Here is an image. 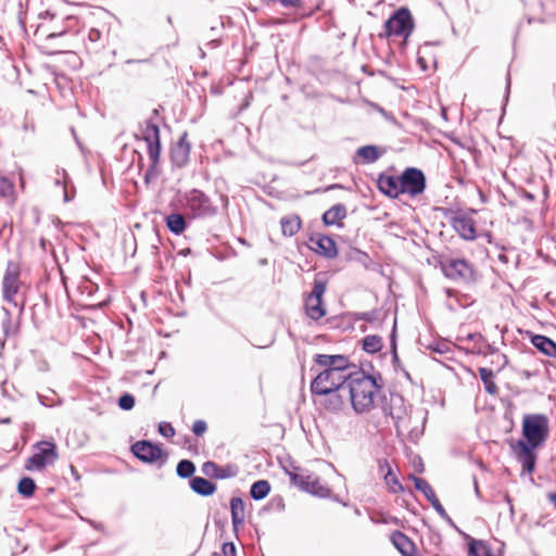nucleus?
Returning a JSON list of instances; mask_svg holds the SVG:
<instances>
[{"mask_svg": "<svg viewBox=\"0 0 556 556\" xmlns=\"http://www.w3.org/2000/svg\"><path fill=\"white\" fill-rule=\"evenodd\" d=\"M522 435L526 439L510 444L516 459L523 471L531 473L535 468L534 450L542 446L549 435V419L544 414H527L522 418Z\"/></svg>", "mask_w": 556, "mask_h": 556, "instance_id": "obj_1", "label": "nucleus"}, {"mask_svg": "<svg viewBox=\"0 0 556 556\" xmlns=\"http://www.w3.org/2000/svg\"><path fill=\"white\" fill-rule=\"evenodd\" d=\"M380 388L372 376L361 374L350 378L345 393L349 394L353 409L363 414L374 408Z\"/></svg>", "mask_w": 556, "mask_h": 556, "instance_id": "obj_2", "label": "nucleus"}, {"mask_svg": "<svg viewBox=\"0 0 556 556\" xmlns=\"http://www.w3.org/2000/svg\"><path fill=\"white\" fill-rule=\"evenodd\" d=\"M182 205L190 218H207L218 213L208 195L199 189H192L184 194Z\"/></svg>", "mask_w": 556, "mask_h": 556, "instance_id": "obj_3", "label": "nucleus"}, {"mask_svg": "<svg viewBox=\"0 0 556 556\" xmlns=\"http://www.w3.org/2000/svg\"><path fill=\"white\" fill-rule=\"evenodd\" d=\"M348 376H341L336 369L325 368L311 383L313 394H326L330 391H344L348 387Z\"/></svg>", "mask_w": 556, "mask_h": 556, "instance_id": "obj_4", "label": "nucleus"}, {"mask_svg": "<svg viewBox=\"0 0 556 556\" xmlns=\"http://www.w3.org/2000/svg\"><path fill=\"white\" fill-rule=\"evenodd\" d=\"M33 447L35 452L25 463L27 470H41L53 465L59 457L56 445L51 441L37 442Z\"/></svg>", "mask_w": 556, "mask_h": 556, "instance_id": "obj_5", "label": "nucleus"}, {"mask_svg": "<svg viewBox=\"0 0 556 556\" xmlns=\"http://www.w3.org/2000/svg\"><path fill=\"white\" fill-rule=\"evenodd\" d=\"M414 29L413 16L408 9L401 8L384 23L387 37L399 36L407 38Z\"/></svg>", "mask_w": 556, "mask_h": 556, "instance_id": "obj_6", "label": "nucleus"}, {"mask_svg": "<svg viewBox=\"0 0 556 556\" xmlns=\"http://www.w3.org/2000/svg\"><path fill=\"white\" fill-rule=\"evenodd\" d=\"M399 185L402 186L401 191H403V194L406 193L410 197H416L425 191L426 177L420 169L408 167L402 173L401 182Z\"/></svg>", "mask_w": 556, "mask_h": 556, "instance_id": "obj_7", "label": "nucleus"}, {"mask_svg": "<svg viewBox=\"0 0 556 556\" xmlns=\"http://www.w3.org/2000/svg\"><path fill=\"white\" fill-rule=\"evenodd\" d=\"M325 291L326 285L323 281H315L312 292L305 300L306 314L313 320H318L326 314V309L323 305Z\"/></svg>", "mask_w": 556, "mask_h": 556, "instance_id": "obj_8", "label": "nucleus"}, {"mask_svg": "<svg viewBox=\"0 0 556 556\" xmlns=\"http://www.w3.org/2000/svg\"><path fill=\"white\" fill-rule=\"evenodd\" d=\"M143 140L147 142L149 159L152 162V169L159 163L161 154L160 128L151 119L146 122L142 129Z\"/></svg>", "mask_w": 556, "mask_h": 556, "instance_id": "obj_9", "label": "nucleus"}, {"mask_svg": "<svg viewBox=\"0 0 556 556\" xmlns=\"http://www.w3.org/2000/svg\"><path fill=\"white\" fill-rule=\"evenodd\" d=\"M20 290V269L18 266L9 262L3 279H2V294L4 301L17 305L15 296Z\"/></svg>", "mask_w": 556, "mask_h": 556, "instance_id": "obj_10", "label": "nucleus"}, {"mask_svg": "<svg viewBox=\"0 0 556 556\" xmlns=\"http://www.w3.org/2000/svg\"><path fill=\"white\" fill-rule=\"evenodd\" d=\"M444 275L453 280L470 281L473 278L472 265L464 258L450 260L442 264Z\"/></svg>", "mask_w": 556, "mask_h": 556, "instance_id": "obj_11", "label": "nucleus"}, {"mask_svg": "<svg viewBox=\"0 0 556 556\" xmlns=\"http://www.w3.org/2000/svg\"><path fill=\"white\" fill-rule=\"evenodd\" d=\"M453 229L467 241L476 239V222L475 219L465 213H457L451 219Z\"/></svg>", "mask_w": 556, "mask_h": 556, "instance_id": "obj_12", "label": "nucleus"}, {"mask_svg": "<svg viewBox=\"0 0 556 556\" xmlns=\"http://www.w3.org/2000/svg\"><path fill=\"white\" fill-rule=\"evenodd\" d=\"M134 455L143 463L152 464L162 457V448L149 441H138L131 445Z\"/></svg>", "mask_w": 556, "mask_h": 556, "instance_id": "obj_13", "label": "nucleus"}, {"mask_svg": "<svg viewBox=\"0 0 556 556\" xmlns=\"http://www.w3.org/2000/svg\"><path fill=\"white\" fill-rule=\"evenodd\" d=\"M315 362L325 368L336 369L341 374V376H348L349 380L352 378L348 371V359L342 355L317 354L315 356Z\"/></svg>", "mask_w": 556, "mask_h": 556, "instance_id": "obj_14", "label": "nucleus"}, {"mask_svg": "<svg viewBox=\"0 0 556 556\" xmlns=\"http://www.w3.org/2000/svg\"><path fill=\"white\" fill-rule=\"evenodd\" d=\"M202 472L214 479H228L238 475V468L235 465L218 466L214 462H205L201 467Z\"/></svg>", "mask_w": 556, "mask_h": 556, "instance_id": "obj_15", "label": "nucleus"}, {"mask_svg": "<svg viewBox=\"0 0 556 556\" xmlns=\"http://www.w3.org/2000/svg\"><path fill=\"white\" fill-rule=\"evenodd\" d=\"M190 155V143L187 141V134L185 132L178 142L173 147L170 151L172 162L178 166L182 167L187 164Z\"/></svg>", "mask_w": 556, "mask_h": 556, "instance_id": "obj_16", "label": "nucleus"}, {"mask_svg": "<svg viewBox=\"0 0 556 556\" xmlns=\"http://www.w3.org/2000/svg\"><path fill=\"white\" fill-rule=\"evenodd\" d=\"M401 182V176L400 177H393V176H386L380 175L378 178V188L379 190L390 197V198H397L400 194H403V191H401V187L399 184Z\"/></svg>", "mask_w": 556, "mask_h": 556, "instance_id": "obj_17", "label": "nucleus"}, {"mask_svg": "<svg viewBox=\"0 0 556 556\" xmlns=\"http://www.w3.org/2000/svg\"><path fill=\"white\" fill-rule=\"evenodd\" d=\"M311 242L314 244L312 249L320 255L332 258L338 254L336 242L330 237L319 236L317 239L312 238Z\"/></svg>", "mask_w": 556, "mask_h": 556, "instance_id": "obj_18", "label": "nucleus"}, {"mask_svg": "<svg viewBox=\"0 0 556 556\" xmlns=\"http://www.w3.org/2000/svg\"><path fill=\"white\" fill-rule=\"evenodd\" d=\"M318 395L325 396V400L324 402H321V404L326 409L331 412L340 410L343 407L346 397L349 396V394H346L344 391L339 390L330 391L329 393Z\"/></svg>", "mask_w": 556, "mask_h": 556, "instance_id": "obj_19", "label": "nucleus"}, {"mask_svg": "<svg viewBox=\"0 0 556 556\" xmlns=\"http://www.w3.org/2000/svg\"><path fill=\"white\" fill-rule=\"evenodd\" d=\"M391 541L395 548L403 556H413L415 552V544L413 541L401 531H394L391 535Z\"/></svg>", "mask_w": 556, "mask_h": 556, "instance_id": "obj_20", "label": "nucleus"}, {"mask_svg": "<svg viewBox=\"0 0 556 556\" xmlns=\"http://www.w3.org/2000/svg\"><path fill=\"white\" fill-rule=\"evenodd\" d=\"M532 344L544 355L556 358V343L541 334H535L531 339Z\"/></svg>", "mask_w": 556, "mask_h": 556, "instance_id": "obj_21", "label": "nucleus"}, {"mask_svg": "<svg viewBox=\"0 0 556 556\" xmlns=\"http://www.w3.org/2000/svg\"><path fill=\"white\" fill-rule=\"evenodd\" d=\"M190 488L193 492L202 496L212 495L216 490V485L214 483L202 477L192 478L190 481Z\"/></svg>", "mask_w": 556, "mask_h": 556, "instance_id": "obj_22", "label": "nucleus"}, {"mask_svg": "<svg viewBox=\"0 0 556 556\" xmlns=\"http://www.w3.org/2000/svg\"><path fill=\"white\" fill-rule=\"evenodd\" d=\"M346 216V207L343 204H336L323 215V222L328 225H336Z\"/></svg>", "mask_w": 556, "mask_h": 556, "instance_id": "obj_23", "label": "nucleus"}, {"mask_svg": "<svg viewBox=\"0 0 556 556\" xmlns=\"http://www.w3.org/2000/svg\"><path fill=\"white\" fill-rule=\"evenodd\" d=\"M283 236H294L301 228V218L298 215L285 216L280 219Z\"/></svg>", "mask_w": 556, "mask_h": 556, "instance_id": "obj_24", "label": "nucleus"}, {"mask_svg": "<svg viewBox=\"0 0 556 556\" xmlns=\"http://www.w3.org/2000/svg\"><path fill=\"white\" fill-rule=\"evenodd\" d=\"M231 521L235 528L244 521V502L240 497L230 501Z\"/></svg>", "mask_w": 556, "mask_h": 556, "instance_id": "obj_25", "label": "nucleus"}, {"mask_svg": "<svg viewBox=\"0 0 556 556\" xmlns=\"http://www.w3.org/2000/svg\"><path fill=\"white\" fill-rule=\"evenodd\" d=\"M166 226L173 233L181 235L187 228V223L181 214L172 213L166 217Z\"/></svg>", "mask_w": 556, "mask_h": 556, "instance_id": "obj_26", "label": "nucleus"}, {"mask_svg": "<svg viewBox=\"0 0 556 556\" xmlns=\"http://www.w3.org/2000/svg\"><path fill=\"white\" fill-rule=\"evenodd\" d=\"M380 152L375 146H364L357 149L356 157L361 160L362 163H374L380 157Z\"/></svg>", "mask_w": 556, "mask_h": 556, "instance_id": "obj_27", "label": "nucleus"}, {"mask_svg": "<svg viewBox=\"0 0 556 556\" xmlns=\"http://www.w3.org/2000/svg\"><path fill=\"white\" fill-rule=\"evenodd\" d=\"M306 492H309L319 497H327L330 494V489L323 484L317 477L312 476L309 482L305 486Z\"/></svg>", "mask_w": 556, "mask_h": 556, "instance_id": "obj_28", "label": "nucleus"}, {"mask_svg": "<svg viewBox=\"0 0 556 556\" xmlns=\"http://www.w3.org/2000/svg\"><path fill=\"white\" fill-rule=\"evenodd\" d=\"M479 376L484 384L485 391L490 394H496L498 391V388L496 383L494 382V374L492 369L481 367L479 369Z\"/></svg>", "mask_w": 556, "mask_h": 556, "instance_id": "obj_29", "label": "nucleus"}, {"mask_svg": "<svg viewBox=\"0 0 556 556\" xmlns=\"http://www.w3.org/2000/svg\"><path fill=\"white\" fill-rule=\"evenodd\" d=\"M269 491H270V485H269L268 481L258 480L252 484L250 494H251L252 498L258 501V500H263L264 497H266L268 495Z\"/></svg>", "mask_w": 556, "mask_h": 556, "instance_id": "obj_30", "label": "nucleus"}, {"mask_svg": "<svg viewBox=\"0 0 556 556\" xmlns=\"http://www.w3.org/2000/svg\"><path fill=\"white\" fill-rule=\"evenodd\" d=\"M382 346H383L382 339L379 336L370 334V336H366L363 339V349L367 353H371V354L377 353V352L381 351Z\"/></svg>", "mask_w": 556, "mask_h": 556, "instance_id": "obj_31", "label": "nucleus"}, {"mask_svg": "<svg viewBox=\"0 0 556 556\" xmlns=\"http://www.w3.org/2000/svg\"><path fill=\"white\" fill-rule=\"evenodd\" d=\"M414 485L416 490L422 492V494L426 496V498L431 502L432 500H435L437 495L433 491L432 486L422 478L413 477Z\"/></svg>", "mask_w": 556, "mask_h": 556, "instance_id": "obj_32", "label": "nucleus"}, {"mask_svg": "<svg viewBox=\"0 0 556 556\" xmlns=\"http://www.w3.org/2000/svg\"><path fill=\"white\" fill-rule=\"evenodd\" d=\"M383 480H384L386 484L388 485L390 492L399 493V492L404 491L403 485L400 483L396 476L393 475L392 468H388V470L384 473Z\"/></svg>", "mask_w": 556, "mask_h": 556, "instance_id": "obj_33", "label": "nucleus"}, {"mask_svg": "<svg viewBox=\"0 0 556 556\" xmlns=\"http://www.w3.org/2000/svg\"><path fill=\"white\" fill-rule=\"evenodd\" d=\"M35 481L29 477L22 478L17 485L18 493L25 497L31 496L35 492Z\"/></svg>", "mask_w": 556, "mask_h": 556, "instance_id": "obj_34", "label": "nucleus"}, {"mask_svg": "<svg viewBox=\"0 0 556 556\" xmlns=\"http://www.w3.org/2000/svg\"><path fill=\"white\" fill-rule=\"evenodd\" d=\"M176 471L180 478H190L194 473L195 467L191 460L182 459L178 463Z\"/></svg>", "mask_w": 556, "mask_h": 556, "instance_id": "obj_35", "label": "nucleus"}, {"mask_svg": "<svg viewBox=\"0 0 556 556\" xmlns=\"http://www.w3.org/2000/svg\"><path fill=\"white\" fill-rule=\"evenodd\" d=\"M0 197L14 200V184L5 177L0 178Z\"/></svg>", "mask_w": 556, "mask_h": 556, "instance_id": "obj_36", "label": "nucleus"}, {"mask_svg": "<svg viewBox=\"0 0 556 556\" xmlns=\"http://www.w3.org/2000/svg\"><path fill=\"white\" fill-rule=\"evenodd\" d=\"M290 480L293 484L298 485L301 490H305V486L309 482L312 475L305 472H289Z\"/></svg>", "mask_w": 556, "mask_h": 556, "instance_id": "obj_37", "label": "nucleus"}, {"mask_svg": "<svg viewBox=\"0 0 556 556\" xmlns=\"http://www.w3.org/2000/svg\"><path fill=\"white\" fill-rule=\"evenodd\" d=\"M118 406L124 410H130L135 406V397L129 393L123 394L118 399Z\"/></svg>", "mask_w": 556, "mask_h": 556, "instance_id": "obj_38", "label": "nucleus"}, {"mask_svg": "<svg viewBox=\"0 0 556 556\" xmlns=\"http://www.w3.org/2000/svg\"><path fill=\"white\" fill-rule=\"evenodd\" d=\"M62 177H63V179H61L60 177H58L55 179V185L63 187L64 202H70L74 198V194L70 195V193L67 191V178H66L65 170H62Z\"/></svg>", "mask_w": 556, "mask_h": 556, "instance_id": "obj_39", "label": "nucleus"}, {"mask_svg": "<svg viewBox=\"0 0 556 556\" xmlns=\"http://www.w3.org/2000/svg\"><path fill=\"white\" fill-rule=\"evenodd\" d=\"M159 432L165 438H172L175 435V429L169 422H161L159 425Z\"/></svg>", "mask_w": 556, "mask_h": 556, "instance_id": "obj_40", "label": "nucleus"}, {"mask_svg": "<svg viewBox=\"0 0 556 556\" xmlns=\"http://www.w3.org/2000/svg\"><path fill=\"white\" fill-rule=\"evenodd\" d=\"M430 504L434 508V510L439 514L440 517H442L443 519H445L447 521H451L450 516L447 515L446 510L444 509V507L442 506V504L440 503L438 497H435V500H432L430 502Z\"/></svg>", "mask_w": 556, "mask_h": 556, "instance_id": "obj_41", "label": "nucleus"}, {"mask_svg": "<svg viewBox=\"0 0 556 556\" xmlns=\"http://www.w3.org/2000/svg\"><path fill=\"white\" fill-rule=\"evenodd\" d=\"M207 429L206 422L204 420H195L192 425V432L195 435H202Z\"/></svg>", "mask_w": 556, "mask_h": 556, "instance_id": "obj_42", "label": "nucleus"}, {"mask_svg": "<svg viewBox=\"0 0 556 556\" xmlns=\"http://www.w3.org/2000/svg\"><path fill=\"white\" fill-rule=\"evenodd\" d=\"M223 554L225 556H237V549L233 543L228 542L223 545Z\"/></svg>", "mask_w": 556, "mask_h": 556, "instance_id": "obj_43", "label": "nucleus"}, {"mask_svg": "<svg viewBox=\"0 0 556 556\" xmlns=\"http://www.w3.org/2000/svg\"><path fill=\"white\" fill-rule=\"evenodd\" d=\"M388 468H392L390 463L388 462V459H386V458L378 459V470H379V473L382 475L383 478H384V473L388 470Z\"/></svg>", "mask_w": 556, "mask_h": 556, "instance_id": "obj_44", "label": "nucleus"}, {"mask_svg": "<svg viewBox=\"0 0 556 556\" xmlns=\"http://www.w3.org/2000/svg\"><path fill=\"white\" fill-rule=\"evenodd\" d=\"M359 319L372 323L376 319V317L372 312H365L361 314Z\"/></svg>", "mask_w": 556, "mask_h": 556, "instance_id": "obj_45", "label": "nucleus"}, {"mask_svg": "<svg viewBox=\"0 0 556 556\" xmlns=\"http://www.w3.org/2000/svg\"><path fill=\"white\" fill-rule=\"evenodd\" d=\"M391 416L394 420L396 429H400L404 421L403 418L400 415H394L393 413L391 414Z\"/></svg>", "mask_w": 556, "mask_h": 556, "instance_id": "obj_46", "label": "nucleus"}, {"mask_svg": "<svg viewBox=\"0 0 556 556\" xmlns=\"http://www.w3.org/2000/svg\"><path fill=\"white\" fill-rule=\"evenodd\" d=\"M157 166V164L155 165ZM156 176V167L152 169V164L150 165L149 169L146 173V181H149L150 177Z\"/></svg>", "mask_w": 556, "mask_h": 556, "instance_id": "obj_47", "label": "nucleus"}, {"mask_svg": "<svg viewBox=\"0 0 556 556\" xmlns=\"http://www.w3.org/2000/svg\"><path fill=\"white\" fill-rule=\"evenodd\" d=\"M469 556H480L473 544H471L469 547Z\"/></svg>", "mask_w": 556, "mask_h": 556, "instance_id": "obj_48", "label": "nucleus"}, {"mask_svg": "<svg viewBox=\"0 0 556 556\" xmlns=\"http://www.w3.org/2000/svg\"><path fill=\"white\" fill-rule=\"evenodd\" d=\"M220 201H222L224 207L228 206L229 200H228V197L226 194H222L220 195Z\"/></svg>", "mask_w": 556, "mask_h": 556, "instance_id": "obj_49", "label": "nucleus"}, {"mask_svg": "<svg viewBox=\"0 0 556 556\" xmlns=\"http://www.w3.org/2000/svg\"><path fill=\"white\" fill-rule=\"evenodd\" d=\"M63 34H64V31H61V33H51V34H49V35L47 36V39L55 38V37L61 36V35H63Z\"/></svg>", "mask_w": 556, "mask_h": 556, "instance_id": "obj_50", "label": "nucleus"}, {"mask_svg": "<svg viewBox=\"0 0 556 556\" xmlns=\"http://www.w3.org/2000/svg\"><path fill=\"white\" fill-rule=\"evenodd\" d=\"M10 421H11L10 418H7V419L2 420L3 424H9Z\"/></svg>", "mask_w": 556, "mask_h": 556, "instance_id": "obj_51", "label": "nucleus"}, {"mask_svg": "<svg viewBox=\"0 0 556 556\" xmlns=\"http://www.w3.org/2000/svg\"><path fill=\"white\" fill-rule=\"evenodd\" d=\"M510 86V79H509V76L507 77V89L509 88Z\"/></svg>", "mask_w": 556, "mask_h": 556, "instance_id": "obj_52", "label": "nucleus"}, {"mask_svg": "<svg viewBox=\"0 0 556 556\" xmlns=\"http://www.w3.org/2000/svg\"><path fill=\"white\" fill-rule=\"evenodd\" d=\"M475 489H476V492L478 493V492H479V489H478V484H477V482H475Z\"/></svg>", "mask_w": 556, "mask_h": 556, "instance_id": "obj_53", "label": "nucleus"}]
</instances>
